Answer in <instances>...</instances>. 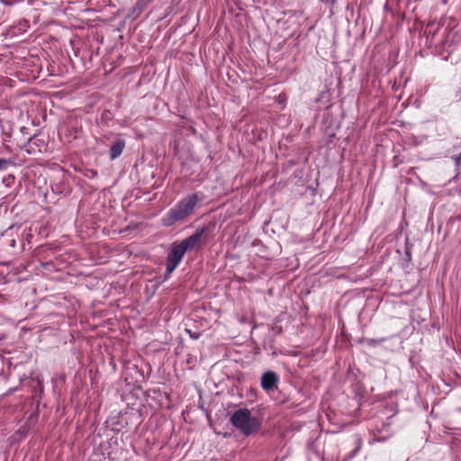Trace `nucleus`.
I'll return each mask as SVG.
<instances>
[{
  "mask_svg": "<svg viewBox=\"0 0 461 461\" xmlns=\"http://www.w3.org/2000/svg\"><path fill=\"white\" fill-rule=\"evenodd\" d=\"M200 201L197 194L185 196L178 201L168 212L163 216L162 223L164 226H172L176 222L182 221L190 216L197 203Z\"/></svg>",
  "mask_w": 461,
  "mask_h": 461,
  "instance_id": "obj_1",
  "label": "nucleus"
},
{
  "mask_svg": "<svg viewBox=\"0 0 461 461\" xmlns=\"http://www.w3.org/2000/svg\"><path fill=\"white\" fill-rule=\"evenodd\" d=\"M230 422L244 436L253 435L261 428L259 419L252 416L251 411L247 408L235 411L230 418Z\"/></svg>",
  "mask_w": 461,
  "mask_h": 461,
  "instance_id": "obj_2",
  "label": "nucleus"
},
{
  "mask_svg": "<svg viewBox=\"0 0 461 461\" xmlns=\"http://www.w3.org/2000/svg\"><path fill=\"white\" fill-rule=\"evenodd\" d=\"M185 249L181 243H174L167 257L165 278H167L177 267L185 254Z\"/></svg>",
  "mask_w": 461,
  "mask_h": 461,
  "instance_id": "obj_3",
  "label": "nucleus"
},
{
  "mask_svg": "<svg viewBox=\"0 0 461 461\" xmlns=\"http://www.w3.org/2000/svg\"><path fill=\"white\" fill-rule=\"evenodd\" d=\"M207 233L208 230L206 228H199L194 231V234L185 239L180 243L186 252L194 249L201 248L205 242V236Z\"/></svg>",
  "mask_w": 461,
  "mask_h": 461,
  "instance_id": "obj_4",
  "label": "nucleus"
},
{
  "mask_svg": "<svg viewBox=\"0 0 461 461\" xmlns=\"http://www.w3.org/2000/svg\"><path fill=\"white\" fill-rule=\"evenodd\" d=\"M279 377L274 371H267L261 376L260 385L267 393L274 392L277 389Z\"/></svg>",
  "mask_w": 461,
  "mask_h": 461,
  "instance_id": "obj_5",
  "label": "nucleus"
},
{
  "mask_svg": "<svg viewBox=\"0 0 461 461\" xmlns=\"http://www.w3.org/2000/svg\"><path fill=\"white\" fill-rule=\"evenodd\" d=\"M125 148V141L123 140L118 139L113 142L110 149V158L115 159L119 158L123 149Z\"/></svg>",
  "mask_w": 461,
  "mask_h": 461,
  "instance_id": "obj_6",
  "label": "nucleus"
},
{
  "mask_svg": "<svg viewBox=\"0 0 461 461\" xmlns=\"http://www.w3.org/2000/svg\"><path fill=\"white\" fill-rule=\"evenodd\" d=\"M3 185H5L6 187H10L14 183V176L13 175H7L4 176L2 180Z\"/></svg>",
  "mask_w": 461,
  "mask_h": 461,
  "instance_id": "obj_7",
  "label": "nucleus"
},
{
  "mask_svg": "<svg viewBox=\"0 0 461 461\" xmlns=\"http://www.w3.org/2000/svg\"><path fill=\"white\" fill-rule=\"evenodd\" d=\"M10 165V161L6 158H0V171L5 170Z\"/></svg>",
  "mask_w": 461,
  "mask_h": 461,
  "instance_id": "obj_8",
  "label": "nucleus"
},
{
  "mask_svg": "<svg viewBox=\"0 0 461 461\" xmlns=\"http://www.w3.org/2000/svg\"><path fill=\"white\" fill-rule=\"evenodd\" d=\"M153 0H139L137 5L143 7V6H147L148 5H149Z\"/></svg>",
  "mask_w": 461,
  "mask_h": 461,
  "instance_id": "obj_9",
  "label": "nucleus"
},
{
  "mask_svg": "<svg viewBox=\"0 0 461 461\" xmlns=\"http://www.w3.org/2000/svg\"><path fill=\"white\" fill-rule=\"evenodd\" d=\"M455 160H456V166L461 167V153L455 158Z\"/></svg>",
  "mask_w": 461,
  "mask_h": 461,
  "instance_id": "obj_10",
  "label": "nucleus"
},
{
  "mask_svg": "<svg viewBox=\"0 0 461 461\" xmlns=\"http://www.w3.org/2000/svg\"><path fill=\"white\" fill-rule=\"evenodd\" d=\"M358 449H359V447H357L355 450H353L352 454H351V456H355L357 453Z\"/></svg>",
  "mask_w": 461,
  "mask_h": 461,
  "instance_id": "obj_11",
  "label": "nucleus"
},
{
  "mask_svg": "<svg viewBox=\"0 0 461 461\" xmlns=\"http://www.w3.org/2000/svg\"><path fill=\"white\" fill-rule=\"evenodd\" d=\"M320 1L322 3H328V2L334 3L336 0H320Z\"/></svg>",
  "mask_w": 461,
  "mask_h": 461,
  "instance_id": "obj_12",
  "label": "nucleus"
},
{
  "mask_svg": "<svg viewBox=\"0 0 461 461\" xmlns=\"http://www.w3.org/2000/svg\"><path fill=\"white\" fill-rule=\"evenodd\" d=\"M375 342H376V340H375V339H370V340L368 341V344H369V345H374Z\"/></svg>",
  "mask_w": 461,
  "mask_h": 461,
  "instance_id": "obj_13",
  "label": "nucleus"
},
{
  "mask_svg": "<svg viewBox=\"0 0 461 461\" xmlns=\"http://www.w3.org/2000/svg\"><path fill=\"white\" fill-rule=\"evenodd\" d=\"M11 246H12V247H14V246H15V240H12V241H11Z\"/></svg>",
  "mask_w": 461,
  "mask_h": 461,
  "instance_id": "obj_14",
  "label": "nucleus"
}]
</instances>
